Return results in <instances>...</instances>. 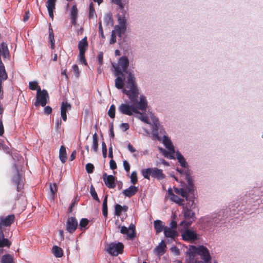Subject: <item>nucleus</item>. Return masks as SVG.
<instances>
[{
    "instance_id": "1",
    "label": "nucleus",
    "mask_w": 263,
    "mask_h": 263,
    "mask_svg": "<svg viewBox=\"0 0 263 263\" xmlns=\"http://www.w3.org/2000/svg\"><path fill=\"white\" fill-rule=\"evenodd\" d=\"M115 75L117 77L115 81L116 87L118 89H123V93L126 94L132 102L137 101L138 90L134 75L131 72H129L127 78L126 86L129 90L123 89L124 81L125 80L124 74L119 67L115 68Z\"/></svg>"
},
{
    "instance_id": "2",
    "label": "nucleus",
    "mask_w": 263,
    "mask_h": 263,
    "mask_svg": "<svg viewBox=\"0 0 263 263\" xmlns=\"http://www.w3.org/2000/svg\"><path fill=\"white\" fill-rule=\"evenodd\" d=\"M187 254L190 258L188 263H211L209 251L203 246H192Z\"/></svg>"
},
{
    "instance_id": "3",
    "label": "nucleus",
    "mask_w": 263,
    "mask_h": 263,
    "mask_svg": "<svg viewBox=\"0 0 263 263\" xmlns=\"http://www.w3.org/2000/svg\"><path fill=\"white\" fill-rule=\"evenodd\" d=\"M15 218L14 214L0 216V248L10 247L11 242L8 239L5 238L3 228L10 227L14 222Z\"/></svg>"
},
{
    "instance_id": "4",
    "label": "nucleus",
    "mask_w": 263,
    "mask_h": 263,
    "mask_svg": "<svg viewBox=\"0 0 263 263\" xmlns=\"http://www.w3.org/2000/svg\"><path fill=\"white\" fill-rule=\"evenodd\" d=\"M1 55L4 59L10 57V53L6 43L2 42L0 47V95H3V82L6 81L8 78V74L5 69V67L1 60Z\"/></svg>"
},
{
    "instance_id": "5",
    "label": "nucleus",
    "mask_w": 263,
    "mask_h": 263,
    "mask_svg": "<svg viewBox=\"0 0 263 263\" xmlns=\"http://www.w3.org/2000/svg\"><path fill=\"white\" fill-rule=\"evenodd\" d=\"M47 99H49V95L46 90H41V88H38L36 92V100L34 105L36 107L41 105L43 107L46 106L47 103Z\"/></svg>"
},
{
    "instance_id": "6",
    "label": "nucleus",
    "mask_w": 263,
    "mask_h": 263,
    "mask_svg": "<svg viewBox=\"0 0 263 263\" xmlns=\"http://www.w3.org/2000/svg\"><path fill=\"white\" fill-rule=\"evenodd\" d=\"M183 213L186 221H182L181 222L180 225L187 228L194 221H195V214L191 209H189L187 207L183 208Z\"/></svg>"
},
{
    "instance_id": "7",
    "label": "nucleus",
    "mask_w": 263,
    "mask_h": 263,
    "mask_svg": "<svg viewBox=\"0 0 263 263\" xmlns=\"http://www.w3.org/2000/svg\"><path fill=\"white\" fill-rule=\"evenodd\" d=\"M118 110L123 115L132 116L133 113L139 112L136 105L127 103H122L118 107Z\"/></svg>"
},
{
    "instance_id": "8",
    "label": "nucleus",
    "mask_w": 263,
    "mask_h": 263,
    "mask_svg": "<svg viewBox=\"0 0 263 263\" xmlns=\"http://www.w3.org/2000/svg\"><path fill=\"white\" fill-rule=\"evenodd\" d=\"M124 246L121 242L110 243L107 248V252L112 256H117L123 251Z\"/></svg>"
},
{
    "instance_id": "9",
    "label": "nucleus",
    "mask_w": 263,
    "mask_h": 263,
    "mask_svg": "<svg viewBox=\"0 0 263 263\" xmlns=\"http://www.w3.org/2000/svg\"><path fill=\"white\" fill-rule=\"evenodd\" d=\"M182 239L186 241H194L198 239L197 233L192 230L186 229L181 233Z\"/></svg>"
},
{
    "instance_id": "10",
    "label": "nucleus",
    "mask_w": 263,
    "mask_h": 263,
    "mask_svg": "<svg viewBox=\"0 0 263 263\" xmlns=\"http://www.w3.org/2000/svg\"><path fill=\"white\" fill-rule=\"evenodd\" d=\"M120 232L122 234H126L130 239H133L136 237V227L132 223L130 224L128 228L125 226H122L120 229Z\"/></svg>"
},
{
    "instance_id": "11",
    "label": "nucleus",
    "mask_w": 263,
    "mask_h": 263,
    "mask_svg": "<svg viewBox=\"0 0 263 263\" xmlns=\"http://www.w3.org/2000/svg\"><path fill=\"white\" fill-rule=\"evenodd\" d=\"M78 221L74 217H69L66 222V230L70 233H73L78 227Z\"/></svg>"
},
{
    "instance_id": "12",
    "label": "nucleus",
    "mask_w": 263,
    "mask_h": 263,
    "mask_svg": "<svg viewBox=\"0 0 263 263\" xmlns=\"http://www.w3.org/2000/svg\"><path fill=\"white\" fill-rule=\"evenodd\" d=\"M129 65V60L126 57L123 56L119 59L118 65L114 66L115 67H119L122 70V71L127 73L128 70L127 68Z\"/></svg>"
},
{
    "instance_id": "13",
    "label": "nucleus",
    "mask_w": 263,
    "mask_h": 263,
    "mask_svg": "<svg viewBox=\"0 0 263 263\" xmlns=\"http://www.w3.org/2000/svg\"><path fill=\"white\" fill-rule=\"evenodd\" d=\"M103 179L106 186L110 189H114L116 187L115 177L112 175H107L104 173L103 175Z\"/></svg>"
},
{
    "instance_id": "14",
    "label": "nucleus",
    "mask_w": 263,
    "mask_h": 263,
    "mask_svg": "<svg viewBox=\"0 0 263 263\" xmlns=\"http://www.w3.org/2000/svg\"><path fill=\"white\" fill-rule=\"evenodd\" d=\"M13 182L17 185V190L18 192L20 191L23 187V184L21 182V178L20 174L17 169H16V173L13 176Z\"/></svg>"
},
{
    "instance_id": "15",
    "label": "nucleus",
    "mask_w": 263,
    "mask_h": 263,
    "mask_svg": "<svg viewBox=\"0 0 263 263\" xmlns=\"http://www.w3.org/2000/svg\"><path fill=\"white\" fill-rule=\"evenodd\" d=\"M152 177L157 179L158 180H162L165 178V175L163 173V171L158 169L157 167L152 168Z\"/></svg>"
},
{
    "instance_id": "16",
    "label": "nucleus",
    "mask_w": 263,
    "mask_h": 263,
    "mask_svg": "<svg viewBox=\"0 0 263 263\" xmlns=\"http://www.w3.org/2000/svg\"><path fill=\"white\" fill-rule=\"evenodd\" d=\"M138 189L134 185L130 186L128 189L124 190L123 191L124 195L127 197H131L134 196L138 192Z\"/></svg>"
},
{
    "instance_id": "17",
    "label": "nucleus",
    "mask_w": 263,
    "mask_h": 263,
    "mask_svg": "<svg viewBox=\"0 0 263 263\" xmlns=\"http://www.w3.org/2000/svg\"><path fill=\"white\" fill-rule=\"evenodd\" d=\"M166 245L165 242L162 240L158 246L155 249V253L159 256L163 255L166 251Z\"/></svg>"
},
{
    "instance_id": "18",
    "label": "nucleus",
    "mask_w": 263,
    "mask_h": 263,
    "mask_svg": "<svg viewBox=\"0 0 263 263\" xmlns=\"http://www.w3.org/2000/svg\"><path fill=\"white\" fill-rule=\"evenodd\" d=\"M137 107V109H140L142 111H145L147 106V102L146 98L143 95H141L140 100L138 102Z\"/></svg>"
},
{
    "instance_id": "19",
    "label": "nucleus",
    "mask_w": 263,
    "mask_h": 263,
    "mask_svg": "<svg viewBox=\"0 0 263 263\" xmlns=\"http://www.w3.org/2000/svg\"><path fill=\"white\" fill-rule=\"evenodd\" d=\"M57 0H47V8L49 15L51 18H53V11L55 8V3Z\"/></svg>"
},
{
    "instance_id": "20",
    "label": "nucleus",
    "mask_w": 263,
    "mask_h": 263,
    "mask_svg": "<svg viewBox=\"0 0 263 263\" xmlns=\"http://www.w3.org/2000/svg\"><path fill=\"white\" fill-rule=\"evenodd\" d=\"M78 15V10L76 5H73L70 10L71 22L72 25L77 24V20Z\"/></svg>"
},
{
    "instance_id": "21",
    "label": "nucleus",
    "mask_w": 263,
    "mask_h": 263,
    "mask_svg": "<svg viewBox=\"0 0 263 263\" xmlns=\"http://www.w3.org/2000/svg\"><path fill=\"white\" fill-rule=\"evenodd\" d=\"M164 234L165 237L175 238L178 236V232L171 228L165 227L164 229Z\"/></svg>"
},
{
    "instance_id": "22",
    "label": "nucleus",
    "mask_w": 263,
    "mask_h": 263,
    "mask_svg": "<svg viewBox=\"0 0 263 263\" xmlns=\"http://www.w3.org/2000/svg\"><path fill=\"white\" fill-rule=\"evenodd\" d=\"M163 142L166 148L170 150L172 154H174L175 153L174 147L168 137L164 136L163 137Z\"/></svg>"
},
{
    "instance_id": "23",
    "label": "nucleus",
    "mask_w": 263,
    "mask_h": 263,
    "mask_svg": "<svg viewBox=\"0 0 263 263\" xmlns=\"http://www.w3.org/2000/svg\"><path fill=\"white\" fill-rule=\"evenodd\" d=\"M88 46L87 37H84L78 44V48L79 52H86Z\"/></svg>"
},
{
    "instance_id": "24",
    "label": "nucleus",
    "mask_w": 263,
    "mask_h": 263,
    "mask_svg": "<svg viewBox=\"0 0 263 263\" xmlns=\"http://www.w3.org/2000/svg\"><path fill=\"white\" fill-rule=\"evenodd\" d=\"M59 159L62 163H64L67 159L66 148L64 145H61L59 151Z\"/></svg>"
},
{
    "instance_id": "25",
    "label": "nucleus",
    "mask_w": 263,
    "mask_h": 263,
    "mask_svg": "<svg viewBox=\"0 0 263 263\" xmlns=\"http://www.w3.org/2000/svg\"><path fill=\"white\" fill-rule=\"evenodd\" d=\"M151 119H152V121L153 123L154 126V127L153 129V134L155 136V137L157 138V139L159 140L160 139H159L158 136L157 135V134H156L157 130L158 129V127L159 126V120H158V118L157 117H156L155 116H154V115L151 116Z\"/></svg>"
},
{
    "instance_id": "26",
    "label": "nucleus",
    "mask_w": 263,
    "mask_h": 263,
    "mask_svg": "<svg viewBox=\"0 0 263 263\" xmlns=\"http://www.w3.org/2000/svg\"><path fill=\"white\" fill-rule=\"evenodd\" d=\"M154 228L157 233H159L164 231L165 227L163 224L162 221L160 220H155L154 222Z\"/></svg>"
},
{
    "instance_id": "27",
    "label": "nucleus",
    "mask_w": 263,
    "mask_h": 263,
    "mask_svg": "<svg viewBox=\"0 0 263 263\" xmlns=\"http://www.w3.org/2000/svg\"><path fill=\"white\" fill-rule=\"evenodd\" d=\"M176 158L177 159L181 166L184 168L187 167L188 166L187 163L186 162L184 157L181 155V154L179 151H177L176 152Z\"/></svg>"
},
{
    "instance_id": "28",
    "label": "nucleus",
    "mask_w": 263,
    "mask_h": 263,
    "mask_svg": "<svg viewBox=\"0 0 263 263\" xmlns=\"http://www.w3.org/2000/svg\"><path fill=\"white\" fill-rule=\"evenodd\" d=\"M1 263H15L14 261L13 257L9 254H6L2 256L1 260Z\"/></svg>"
},
{
    "instance_id": "29",
    "label": "nucleus",
    "mask_w": 263,
    "mask_h": 263,
    "mask_svg": "<svg viewBox=\"0 0 263 263\" xmlns=\"http://www.w3.org/2000/svg\"><path fill=\"white\" fill-rule=\"evenodd\" d=\"M52 251L53 254L56 257L60 258L62 257L63 255V250L60 247L57 246H53Z\"/></svg>"
},
{
    "instance_id": "30",
    "label": "nucleus",
    "mask_w": 263,
    "mask_h": 263,
    "mask_svg": "<svg viewBox=\"0 0 263 263\" xmlns=\"http://www.w3.org/2000/svg\"><path fill=\"white\" fill-rule=\"evenodd\" d=\"M174 191L176 194L181 195L183 197H187L189 194L191 193L189 192V190L186 189H178L177 187L174 188Z\"/></svg>"
},
{
    "instance_id": "31",
    "label": "nucleus",
    "mask_w": 263,
    "mask_h": 263,
    "mask_svg": "<svg viewBox=\"0 0 263 263\" xmlns=\"http://www.w3.org/2000/svg\"><path fill=\"white\" fill-rule=\"evenodd\" d=\"M126 29V26L121 25H116L115 27V30L116 33L119 36H122V34L124 33Z\"/></svg>"
},
{
    "instance_id": "32",
    "label": "nucleus",
    "mask_w": 263,
    "mask_h": 263,
    "mask_svg": "<svg viewBox=\"0 0 263 263\" xmlns=\"http://www.w3.org/2000/svg\"><path fill=\"white\" fill-rule=\"evenodd\" d=\"M107 198L108 196L106 195L103 201L102 204V213L104 217L106 218L108 215V209H107Z\"/></svg>"
},
{
    "instance_id": "33",
    "label": "nucleus",
    "mask_w": 263,
    "mask_h": 263,
    "mask_svg": "<svg viewBox=\"0 0 263 263\" xmlns=\"http://www.w3.org/2000/svg\"><path fill=\"white\" fill-rule=\"evenodd\" d=\"M152 168L142 169L141 173L144 178L149 180L150 176H152Z\"/></svg>"
},
{
    "instance_id": "34",
    "label": "nucleus",
    "mask_w": 263,
    "mask_h": 263,
    "mask_svg": "<svg viewBox=\"0 0 263 263\" xmlns=\"http://www.w3.org/2000/svg\"><path fill=\"white\" fill-rule=\"evenodd\" d=\"M188 177L185 178L187 182V186L186 187L189 192H192L194 190V183L193 180L191 176L187 175Z\"/></svg>"
},
{
    "instance_id": "35",
    "label": "nucleus",
    "mask_w": 263,
    "mask_h": 263,
    "mask_svg": "<svg viewBox=\"0 0 263 263\" xmlns=\"http://www.w3.org/2000/svg\"><path fill=\"white\" fill-rule=\"evenodd\" d=\"M92 148L95 152L98 150V135L95 133L92 136Z\"/></svg>"
},
{
    "instance_id": "36",
    "label": "nucleus",
    "mask_w": 263,
    "mask_h": 263,
    "mask_svg": "<svg viewBox=\"0 0 263 263\" xmlns=\"http://www.w3.org/2000/svg\"><path fill=\"white\" fill-rule=\"evenodd\" d=\"M88 220L85 218H83L80 220L79 226L81 231L85 230L87 229L86 226L88 225Z\"/></svg>"
},
{
    "instance_id": "37",
    "label": "nucleus",
    "mask_w": 263,
    "mask_h": 263,
    "mask_svg": "<svg viewBox=\"0 0 263 263\" xmlns=\"http://www.w3.org/2000/svg\"><path fill=\"white\" fill-rule=\"evenodd\" d=\"M71 105L67 102H62L61 106V112H67L68 110L71 109Z\"/></svg>"
},
{
    "instance_id": "38",
    "label": "nucleus",
    "mask_w": 263,
    "mask_h": 263,
    "mask_svg": "<svg viewBox=\"0 0 263 263\" xmlns=\"http://www.w3.org/2000/svg\"><path fill=\"white\" fill-rule=\"evenodd\" d=\"M171 199L179 205H183L184 200L175 194H173V196L171 197Z\"/></svg>"
},
{
    "instance_id": "39",
    "label": "nucleus",
    "mask_w": 263,
    "mask_h": 263,
    "mask_svg": "<svg viewBox=\"0 0 263 263\" xmlns=\"http://www.w3.org/2000/svg\"><path fill=\"white\" fill-rule=\"evenodd\" d=\"M136 114H138V115L136 116V117L137 118H138L139 119H140L141 121H143L145 123L149 124L148 119L146 116L143 115L142 113L140 112V111H139V112H137Z\"/></svg>"
},
{
    "instance_id": "40",
    "label": "nucleus",
    "mask_w": 263,
    "mask_h": 263,
    "mask_svg": "<svg viewBox=\"0 0 263 263\" xmlns=\"http://www.w3.org/2000/svg\"><path fill=\"white\" fill-rule=\"evenodd\" d=\"M115 112H116V106L114 104L111 105L110 108L108 111V115L111 118H114L115 117Z\"/></svg>"
},
{
    "instance_id": "41",
    "label": "nucleus",
    "mask_w": 263,
    "mask_h": 263,
    "mask_svg": "<svg viewBox=\"0 0 263 263\" xmlns=\"http://www.w3.org/2000/svg\"><path fill=\"white\" fill-rule=\"evenodd\" d=\"M29 88L32 90H38V88H41L38 85L36 81H31L29 83Z\"/></svg>"
},
{
    "instance_id": "42",
    "label": "nucleus",
    "mask_w": 263,
    "mask_h": 263,
    "mask_svg": "<svg viewBox=\"0 0 263 263\" xmlns=\"http://www.w3.org/2000/svg\"><path fill=\"white\" fill-rule=\"evenodd\" d=\"M104 21L106 24H112L113 20L112 17V15L110 13H107L105 14L104 17Z\"/></svg>"
},
{
    "instance_id": "43",
    "label": "nucleus",
    "mask_w": 263,
    "mask_h": 263,
    "mask_svg": "<svg viewBox=\"0 0 263 263\" xmlns=\"http://www.w3.org/2000/svg\"><path fill=\"white\" fill-rule=\"evenodd\" d=\"M118 21L119 22V25L126 26V20L124 15H123V16L121 15H118Z\"/></svg>"
},
{
    "instance_id": "44",
    "label": "nucleus",
    "mask_w": 263,
    "mask_h": 263,
    "mask_svg": "<svg viewBox=\"0 0 263 263\" xmlns=\"http://www.w3.org/2000/svg\"><path fill=\"white\" fill-rule=\"evenodd\" d=\"M90 194H91L92 198L95 200H96V201H97L99 202H100V200L98 197L97 193L96 192L95 189L92 185H91L90 187Z\"/></svg>"
},
{
    "instance_id": "45",
    "label": "nucleus",
    "mask_w": 263,
    "mask_h": 263,
    "mask_svg": "<svg viewBox=\"0 0 263 263\" xmlns=\"http://www.w3.org/2000/svg\"><path fill=\"white\" fill-rule=\"evenodd\" d=\"M122 211V206L119 204H116L115 206V214L117 216H120L121 212Z\"/></svg>"
},
{
    "instance_id": "46",
    "label": "nucleus",
    "mask_w": 263,
    "mask_h": 263,
    "mask_svg": "<svg viewBox=\"0 0 263 263\" xmlns=\"http://www.w3.org/2000/svg\"><path fill=\"white\" fill-rule=\"evenodd\" d=\"M130 181L133 184H135L138 182L137 174L136 171H134L132 173Z\"/></svg>"
},
{
    "instance_id": "47",
    "label": "nucleus",
    "mask_w": 263,
    "mask_h": 263,
    "mask_svg": "<svg viewBox=\"0 0 263 263\" xmlns=\"http://www.w3.org/2000/svg\"><path fill=\"white\" fill-rule=\"evenodd\" d=\"M50 190L52 196H53L58 191L57 185L55 183H54L52 184H50Z\"/></svg>"
},
{
    "instance_id": "48",
    "label": "nucleus",
    "mask_w": 263,
    "mask_h": 263,
    "mask_svg": "<svg viewBox=\"0 0 263 263\" xmlns=\"http://www.w3.org/2000/svg\"><path fill=\"white\" fill-rule=\"evenodd\" d=\"M85 52H79L80 61L82 63H83L85 65H87V61L85 57Z\"/></svg>"
},
{
    "instance_id": "49",
    "label": "nucleus",
    "mask_w": 263,
    "mask_h": 263,
    "mask_svg": "<svg viewBox=\"0 0 263 263\" xmlns=\"http://www.w3.org/2000/svg\"><path fill=\"white\" fill-rule=\"evenodd\" d=\"M95 167L92 163H88L86 165V170L88 173H92L94 171Z\"/></svg>"
},
{
    "instance_id": "50",
    "label": "nucleus",
    "mask_w": 263,
    "mask_h": 263,
    "mask_svg": "<svg viewBox=\"0 0 263 263\" xmlns=\"http://www.w3.org/2000/svg\"><path fill=\"white\" fill-rule=\"evenodd\" d=\"M0 145H1V144H0ZM2 145V149L7 154H10L11 155V148L8 146V145H5V144H1Z\"/></svg>"
},
{
    "instance_id": "51",
    "label": "nucleus",
    "mask_w": 263,
    "mask_h": 263,
    "mask_svg": "<svg viewBox=\"0 0 263 263\" xmlns=\"http://www.w3.org/2000/svg\"><path fill=\"white\" fill-rule=\"evenodd\" d=\"M102 155L104 158L107 157V147L104 141L102 142Z\"/></svg>"
},
{
    "instance_id": "52",
    "label": "nucleus",
    "mask_w": 263,
    "mask_h": 263,
    "mask_svg": "<svg viewBox=\"0 0 263 263\" xmlns=\"http://www.w3.org/2000/svg\"><path fill=\"white\" fill-rule=\"evenodd\" d=\"M116 42V33L115 30L111 32V38L109 41L110 44H113Z\"/></svg>"
},
{
    "instance_id": "53",
    "label": "nucleus",
    "mask_w": 263,
    "mask_h": 263,
    "mask_svg": "<svg viewBox=\"0 0 263 263\" xmlns=\"http://www.w3.org/2000/svg\"><path fill=\"white\" fill-rule=\"evenodd\" d=\"M98 64L100 66H101L103 64V53L102 51H100L98 53Z\"/></svg>"
},
{
    "instance_id": "54",
    "label": "nucleus",
    "mask_w": 263,
    "mask_h": 263,
    "mask_svg": "<svg viewBox=\"0 0 263 263\" xmlns=\"http://www.w3.org/2000/svg\"><path fill=\"white\" fill-rule=\"evenodd\" d=\"M72 70L75 76L78 78L79 76V69L77 65H74L72 67Z\"/></svg>"
},
{
    "instance_id": "55",
    "label": "nucleus",
    "mask_w": 263,
    "mask_h": 263,
    "mask_svg": "<svg viewBox=\"0 0 263 263\" xmlns=\"http://www.w3.org/2000/svg\"><path fill=\"white\" fill-rule=\"evenodd\" d=\"M49 36L50 40L52 41H52H53V40H54L53 31L52 28L51 24H49Z\"/></svg>"
},
{
    "instance_id": "56",
    "label": "nucleus",
    "mask_w": 263,
    "mask_h": 263,
    "mask_svg": "<svg viewBox=\"0 0 263 263\" xmlns=\"http://www.w3.org/2000/svg\"><path fill=\"white\" fill-rule=\"evenodd\" d=\"M99 33L101 35L102 38H103V39L105 38V36L103 33V30L101 21H100L99 23Z\"/></svg>"
},
{
    "instance_id": "57",
    "label": "nucleus",
    "mask_w": 263,
    "mask_h": 263,
    "mask_svg": "<svg viewBox=\"0 0 263 263\" xmlns=\"http://www.w3.org/2000/svg\"><path fill=\"white\" fill-rule=\"evenodd\" d=\"M123 166L124 168V170L126 172H129L130 170V165L129 163L126 160H124L123 161Z\"/></svg>"
},
{
    "instance_id": "58",
    "label": "nucleus",
    "mask_w": 263,
    "mask_h": 263,
    "mask_svg": "<svg viewBox=\"0 0 263 263\" xmlns=\"http://www.w3.org/2000/svg\"><path fill=\"white\" fill-rule=\"evenodd\" d=\"M110 168L114 170L117 168V164L115 160L111 159L109 162Z\"/></svg>"
},
{
    "instance_id": "59",
    "label": "nucleus",
    "mask_w": 263,
    "mask_h": 263,
    "mask_svg": "<svg viewBox=\"0 0 263 263\" xmlns=\"http://www.w3.org/2000/svg\"><path fill=\"white\" fill-rule=\"evenodd\" d=\"M95 14V10L93 7L91 5L89 6V17H92L93 15Z\"/></svg>"
},
{
    "instance_id": "60",
    "label": "nucleus",
    "mask_w": 263,
    "mask_h": 263,
    "mask_svg": "<svg viewBox=\"0 0 263 263\" xmlns=\"http://www.w3.org/2000/svg\"><path fill=\"white\" fill-rule=\"evenodd\" d=\"M112 2L117 5H118L121 9L124 8V6L122 3L121 0H111Z\"/></svg>"
},
{
    "instance_id": "61",
    "label": "nucleus",
    "mask_w": 263,
    "mask_h": 263,
    "mask_svg": "<svg viewBox=\"0 0 263 263\" xmlns=\"http://www.w3.org/2000/svg\"><path fill=\"white\" fill-rule=\"evenodd\" d=\"M52 108L49 106H45L44 108V112L47 115H49L52 112Z\"/></svg>"
},
{
    "instance_id": "62",
    "label": "nucleus",
    "mask_w": 263,
    "mask_h": 263,
    "mask_svg": "<svg viewBox=\"0 0 263 263\" xmlns=\"http://www.w3.org/2000/svg\"><path fill=\"white\" fill-rule=\"evenodd\" d=\"M4 133V127L3 121L0 119V136H2Z\"/></svg>"
},
{
    "instance_id": "63",
    "label": "nucleus",
    "mask_w": 263,
    "mask_h": 263,
    "mask_svg": "<svg viewBox=\"0 0 263 263\" xmlns=\"http://www.w3.org/2000/svg\"><path fill=\"white\" fill-rule=\"evenodd\" d=\"M109 130H110L109 136H110V138L114 139V138L115 137V134H114V128H113L112 124H111Z\"/></svg>"
},
{
    "instance_id": "64",
    "label": "nucleus",
    "mask_w": 263,
    "mask_h": 263,
    "mask_svg": "<svg viewBox=\"0 0 263 263\" xmlns=\"http://www.w3.org/2000/svg\"><path fill=\"white\" fill-rule=\"evenodd\" d=\"M120 127L121 128L124 129V131H126L129 129V126L128 123H124L121 124Z\"/></svg>"
}]
</instances>
